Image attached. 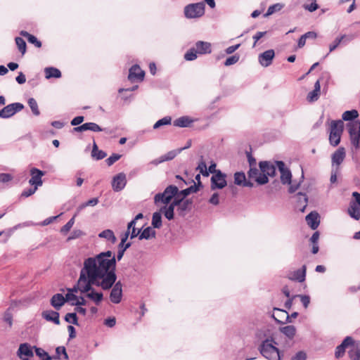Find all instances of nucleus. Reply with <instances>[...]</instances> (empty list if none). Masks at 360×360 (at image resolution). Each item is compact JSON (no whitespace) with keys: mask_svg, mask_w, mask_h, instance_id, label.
<instances>
[{"mask_svg":"<svg viewBox=\"0 0 360 360\" xmlns=\"http://www.w3.org/2000/svg\"><path fill=\"white\" fill-rule=\"evenodd\" d=\"M299 297L304 308H307L310 303V297L308 295H299Z\"/></svg>","mask_w":360,"mask_h":360,"instance_id":"obj_63","label":"nucleus"},{"mask_svg":"<svg viewBox=\"0 0 360 360\" xmlns=\"http://www.w3.org/2000/svg\"><path fill=\"white\" fill-rule=\"evenodd\" d=\"M127 184L126 175L124 173H119L115 176L112 181V187L115 191H122Z\"/></svg>","mask_w":360,"mask_h":360,"instance_id":"obj_15","label":"nucleus"},{"mask_svg":"<svg viewBox=\"0 0 360 360\" xmlns=\"http://www.w3.org/2000/svg\"><path fill=\"white\" fill-rule=\"evenodd\" d=\"M246 181V177L243 172H236L234 174V183L238 186H243Z\"/></svg>","mask_w":360,"mask_h":360,"instance_id":"obj_39","label":"nucleus"},{"mask_svg":"<svg viewBox=\"0 0 360 360\" xmlns=\"http://www.w3.org/2000/svg\"><path fill=\"white\" fill-rule=\"evenodd\" d=\"M152 226L155 229H160L162 226V213L160 211L153 213L152 217Z\"/></svg>","mask_w":360,"mask_h":360,"instance_id":"obj_34","label":"nucleus"},{"mask_svg":"<svg viewBox=\"0 0 360 360\" xmlns=\"http://www.w3.org/2000/svg\"><path fill=\"white\" fill-rule=\"evenodd\" d=\"M87 130L94 132L102 131L103 129L98 124L94 122H87Z\"/></svg>","mask_w":360,"mask_h":360,"instance_id":"obj_51","label":"nucleus"},{"mask_svg":"<svg viewBox=\"0 0 360 360\" xmlns=\"http://www.w3.org/2000/svg\"><path fill=\"white\" fill-rule=\"evenodd\" d=\"M98 237L105 238L110 241L112 244L115 243L117 241V238L115 237L113 231L110 229H105L103 231L98 234Z\"/></svg>","mask_w":360,"mask_h":360,"instance_id":"obj_31","label":"nucleus"},{"mask_svg":"<svg viewBox=\"0 0 360 360\" xmlns=\"http://www.w3.org/2000/svg\"><path fill=\"white\" fill-rule=\"evenodd\" d=\"M280 330L282 333L290 339H292L296 333V328L294 326H286L281 328Z\"/></svg>","mask_w":360,"mask_h":360,"instance_id":"obj_32","label":"nucleus"},{"mask_svg":"<svg viewBox=\"0 0 360 360\" xmlns=\"http://www.w3.org/2000/svg\"><path fill=\"white\" fill-rule=\"evenodd\" d=\"M198 54H207L212 52L211 44L207 41H198L194 47Z\"/></svg>","mask_w":360,"mask_h":360,"instance_id":"obj_18","label":"nucleus"},{"mask_svg":"<svg viewBox=\"0 0 360 360\" xmlns=\"http://www.w3.org/2000/svg\"><path fill=\"white\" fill-rule=\"evenodd\" d=\"M135 225H136L135 220H131L128 224V226H127V230L129 231H130V238L131 239H133V238L137 237L141 232V229H136L135 227Z\"/></svg>","mask_w":360,"mask_h":360,"instance_id":"obj_33","label":"nucleus"},{"mask_svg":"<svg viewBox=\"0 0 360 360\" xmlns=\"http://www.w3.org/2000/svg\"><path fill=\"white\" fill-rule=\"evenodd\" d=\"M121 155L119 154L114 153L105 160V162L108 166L112 165L116 161L120 160Z\"/></svg>","mask_w":360,"mask_h":360,"instance_id":"obj_52","label":"nucleus"},{"mask_svg":"<svg viewBox=\"0 0 360 360\" xmlns=\"http://www.w3.org/2000/svg\"><path fill=\"white\" fill-rule=\"evenodd\" d=\"M3 320L6 323H7L11 328L13 325V314L11 312V309H8L7 311H5L3 316Z\"/></svg>","mask_w":360,"mask_h":360,"instance_id":"obj_46","label":"nucleus"},{"mask_svg":"<svg viewBox=\"0 0 360 360\" xmlns=\"http://www.w3.org/2000/svg\"><path fill=\"white\" fill-rule=\"evenodd\" d=\"M354 342V340L352 337H346L342 342L336 347L335 352V357L337 359L342 357L345 354L346 348L349 346L353 345Z\"/></svg>","mask_w":360,"mask_h":360,"instance_id":"obj_16","label":"nucleus"},{"mask_svg":"<svg viewBox=\"0 0 360 360\" xmlns=\"http://www.w3.org/2000/svg\"><path fill=\"white\" fill-rule=\"evenodd\" d=\"M44 72L46 75V79L60 78L61 77L60 71L56 68H53V67L46 68L44 69Z\"/></svg>","mask_w":360,"mask_h":360,"instance_id":"obj_30","label":"nucleus"},{"mask_svg":"<svg viewBox=\"0 0 360 360\" xmlns=\"http://www.w3.org/2000/svg\"><path fill=\"white\" fill-rule=\"evenodd\" d=\"M31 179L29 180V184L31 186L38 188L43 184L42 176L44 175V172L37 168H32L30 169Z\"/></svg>","mask_w":360,"mask_h":360,"instance_id":"obj_11","label":"nucleus"},{"mask_svg":"<svg viewBox=\"0 0 360 360\" xmlns=\"http://www.w3.org/2000/svg\"><path fill=\"white\" fill-rule=\"evenodd\" d=\"M15 43L19 51L22 53V54H24L26 51V43L25 40L21 37H16Z\"/></svg>","mask_w":360,"mask_h":360,"instance_id":"obj_44","label":"nucleus"},{"mask_svg":"<svg viewBox=\"0 0 360 360\" xmlns=\"http://www.w3.org/2000/svg\"><path fill=\"white\" fill-rule=\"evenodd\" d=\"M28 105L30 107L32 112L34 115H36V116L39 115L40 112L38 108V104L34 98H29Z\"/></svg>","mask_w":360,"mask_h":360,"instance_id":"obj_40","label":"nucleus"},{"mask_svg":"<svg viewBox=\"0 0 360 360\" xmlns=\"http://www.w3.org/2000/svg\"><path fill=\"white\" fill-rule=\"evenodd\" d=\"M348 214L352 218L359 220L360 219L359 207L354 202H351L348 208Z\"/></svg>","mask_w":360,"mask_h":360,"instance_id":"obj_27","label":"nucleus"},{"mask_svg":"<svg viewBox=\"0 0 360 360\" xmlns=\"http://www.w3.org/2000/svg\"><path fill=\"white\" fill-rule=\"evenodd\" d=\"M106 155H107L104 151L98 150L96 143L94 142L91 151V156L96 160H102L105 158Z\"/></svg>","mask_w":360,"mask_h":360,"instance_id":"obj_35","label":"nucleus"},{"mask_svg":"<svg viewBox=\"0 0 360 360\" xmlns=\"http://www.w3.org/2000/svg\"><path fill=\"white\" fill-rule=\"evenodd\" d=\"M42 317L46 321H52L56 325L60 324L59 313L52 310H46L42 312Z\"/></svg>","mask_w":360,"mask_h":360,"instance_id":"obj_24","label":"nucleus"},{"mask_svg":"<svg viewBox=\"0 0 360 360\" xmlns=\"http://www.w3.org/2000/svg\"><path fill=\"white\" fill-rule=\"evenodd\" d=\"M54 358L61 360L68 359V355L66 352L65 347L60 346L56 349V356Z\"/></svg>","mask_w":360,"mask_h":360,"instance_id":"obj_37","label":"nucleus"},{"mask_svg":"<svg viewBox=\"0 0 360 360\" xmlns=\"http://www.w3.org/2000/svg\"><path fill=\"white\" fill-rule=\"evenodd\" d=\"M196 169L198 170L202 176H209V172H207V165L203 161L202 158L198 163V165Z\"/></svg>","mask_w":360,"mask_h":360,"instance_id":"obj_42","label":"nucleus"},{"mask_svg":"<svg viewBox=\"0 0 360 360\" xmlns=\"http://www.w3.org/2000/svg\"><path fill=\"white\" fill-rule=\"evenodd\" d=\"M178 191L179 189L176 186L170 185L165 189L163 193H159L155 195L154 202L155 204L161 202L167 205L172 198H175Z\"/></svg>","mask_w":360,"mask_h":360,"instance_id":"obj_5","label":"nucleus"},{"mask_svg":"<svg viewBox=\"0 0 360 360\" xmlns=\"http://www.w3.org/2000/svg\"><path fill=\"white\" fill-rule=\"evenodd\" d=\"M305 219L307 224L311 228V229L315 230L318 228L320 221L319 215L317 212H310L309 214L306 216Z\"/></svg>","mask_w":360,"mask_h":360,"instance_id":"obj_20","label":"nucleus"},{"mask_svg":"<svg viewBox=\"0 0 360 360\" xmlns=\"http://www.w3.org/2000/svg\"><path fill=\"white\" fill-rule=\"evenodd\" d=\"M37 188H37V187L34 186V188H30L26 189V190H25V191L22 193L21 195H22V197L27 198V197H29V196H30V195H33V194L36 192V191L37 190Z\"/></svg>","mask_w":360,"mask_h":360,"instance_id":"obj_61","label":"nucleus"},{"mask_svg":"<svg viewBox=\"0 0 360 360\" xmlns=\"http://www.w3.org/2000/svg\"><path fill=\"white\" fill-rule=\"evenodd\" d=\"M173 201H178L176 206L181 214H183V212L188 209V205L191 204L188 200H184V199L179 198V195L176 196Z\"/></svg>","mask_w":360,"mask_h":360,"instance_id":"obj_28","label":"nucleus"},{"mask_svg":"<svg viewBox=\"0 0 360 360\" xmlns=\"http://www.w3.org/2000/svg\"><path fill=\"white\" fill-rule=\"evenodd\" d=\"M65 302V297L60 293L54 295L51 300V304L56 309H59Z\"/></svg>","mask_w":360,"mask_h":360,"instance_id":"obj_25","label":"nucleus"},{"mask_svg":"<svg viewBox=\"0 0 360 360\" xmlns=\"http://www.w3.org/2000/svg\"><path fill=\"white\" fill-rule=\"evenodd\" d=\"M198 52L195 48L190 49L184 55L185 60L188 61L194 60L197 58Z\"/></svg>","mask_w":360,"mask_h":360,"instance_id":"obj_43","label":"nucleus"},{"mask_svg":"<svg viewBox=\"0 0 360 360\" xmlns=\"http://www.w3.org/2000/svg\"><path fill=\"white\" fill-rule=\"evenodd\" d=\"M306 277V266H302V269L291 272L288 275V278L292 281L303 282Z\"/></svg>","mask_w":360,"mask_h":360,"instance_id":"obj_19","label":"nucleus"},{"mask_svg":"<svg viewBox=\"0 0 360 360\" xmlns=\"http://www.w3.org/2000/svg\"><path fill=\"white\" fill-rule=\"evenodd\" d=\"M35 349L36 354L41 359V360H52L53 358L51 357L46 352H45L43 349L34 347Z\"/></svg>","mask_w":360,"mask_h":360,"instance_id":"obj_41","label":"nucleus"},{"mask_svg":"<svg viewBox=\"0 0 360 360\" xmlns=\"http://www.w3.org/2000/svg\"><path fill=\"white\" fill-rule=\"evenodd\" d=\"M266 34V32H258L253 37L254 44L252 47H255L257 42Z\"/></svg>","mask_w":360,"mask_h":360,"instance_id":"obj_62","label":"nucleus"},{"mask_svg":"<svg viewBox=\"0 0 360 360\" xmlns=\"http://www.w3.org/2000/svg\"><path fill=\"white\" fill-rule=\"evenodd\" d=\"M259 172H260L257 168H250L248 172V176L250 179L256 180Z\"/></svg>","mask_w":360,"mask_h":360,"instance_id":"obj_57","label":"nucleus"},{"mask_svg":"<svg viewBox=\"0 0 360 360\" xmlns=\"http://www.w3.org/2000/svg\"><path fill=\"white\" fill-rule=\"evenodd\" d=\"M276 345L277 343L272 338H267L261 342L258 349L267 360H281V353Z\"/></svg>","mask_w":360,"mask_h":360,"instance_id":"obj_3","label":"nucleus"},{"mask_svg":"<svg viewBox=\"0 0 360 360\" xmlns=\"http://www.w3.org/2000/svg\"><path fill=\"white\" fill-rule=\"evenodd\" d=\"M144 71L142 70L139 65H134L129 69L128 78L131 82L135 80L142 81L144 78Z\"/></svg>","mask_w":360,"mask_h":360,"instance_id":"obj_17","label":"nucleus"},{"mask_svg":"<svg viewBox=\"0 0 360 360\" xmlns=\"http://www.w3.org/2000/svg\"><path fill=\"white\" fill-rule=\"evenodd\" d=\"M33 348L28 343L20 344L17 351L18 356L22 360H30L34 355Z\"/></svg>","mask_w":360,"mask_h":360,"instance_id":"obj_9","label":"nucleus"},{"mask_svg":"<svg viewBox=\"0 0 360 360\" xmlns=\"http://www.w3.org/2000/svg\"><path fill=\"white\" fill-rule=\"evenodd\" d=\"M306 354L303 352L297 353L294 356L292 357L291 360H305Z\"/></svg>","mask_w":360,"mask_h":360,"instance_id":"obj_64","label":"nucleus"},{"mask_svg":"<svg viewBox=\"0 0 360 360\" xmlns=\"http://www.w3.org/2000/svg\"><path fill=\"white\" fill-rule=\"evenodd\" d=\"M297 198H298V200L300 202H303L304 204L303 205V207L301 209V211L304 212V208H305V207L307 205V200H308L307 197V195L305 194H302L301 193H299L298 195H297Z\"/></svg>","mask_w":360,"mask_h":360,"instance_id":"obj_58","label":"nucleus"},{"mask_svg":"<svg viewBox=\"0 0 360 360\" xmlns=\"http://www.w3.org/2000/svg\"><path fill=\"white\" fill-rule=\"evenodd\" d=\"M83 232L81 230H74L71 235L68 237V240H73L81 237Z\"/></svg>","mask_w":360,"mask_h":360,"instance_id":"obj_60","label":"nucleus"},{"mask_svg":"<svg viewBox=\"0 0 360 360\" xmlns=\"http://www.w3.org/2000/svg\"><path fill=\"white\" fill-rule=\"evenodd\" d=\"M179 153V150H172V151L168 152L167 154L162 155V157L163 158L164 161H168V160H171L174 159Z\"/></svg>","mask_w":360,"mask_h":360,"instance_id":"obj_56","label":"nucleus"},{"mask_svg":"<svg viewBox=\"0 0 360 360\" xmlns=\"http://www.w3.org/2000/svg\"><path fill=\"white\" fill-rule=\"evenodd\" d=\"M205 8L203 2L190 4L184 8V15L188 19L200 18L205 14Z\"/></svg>","mask_w":360,"mask_h":360,"instance_id":"obj_6","label":"nucleus"},{"mask_svg":"<svg viewBox=\"0 0 360 360\" xmlns=\"http://www.w3.org/2000/svg\"><path fill=\"white\" fill-rule=\"evenodd\" d=\"M13 176L8 173L0 174V183L6 184L11 181L13 179Z\"/></svg>","mask_w":360,"mask_h":360,"instance_id":"obj_55","label":"nucleus"},{"mask_svg":"<svg viewBox=\"0 0 360 360\" xmlns=\"http://www.w3.org/2000/svg\"><path fill=\"white\" fill-rule=\"evenodd\" d=\"M226 175L222 173L220 170H218L215 174H213L211 177V189H222L226 185L227 182L226 180Z\"/></svg>","mask_w":360,"mask_h":360,"instance_id":"obj_7","label":"nucleus"},{"mask_svg":"<svg viewBox=\"0 0 360 360\" xmlns=\"http://www.w3.org/2000/svg\"><path fill=\"white\" fill-rule=\"evenodd\" d=\"M23 108L24 105L20 103H13L9 104L1 110L3 118H9L14 115L16 112L21 111Z\"/></svg>","mask_w":360,"mask_h":360,"instance_id":"obj_8","label":"nucleus"},{"mask_svg":"<svg viewBox=\"0 0 360 360\" xmlns=\"http://www.w3.org/2000/svg\"><path fill=\"white\" fill-rule=\"evenodd\" d=\"M116 259L114 254L108 250L84 261L78 279L79 290L87 292L91 285L106 290L112 288L117 279L115 274Z\"/></svg>","mask_w":360,"mask_h":360,"instance_id":"obj_1","label":"nucleus"},{"mask_svg":"<svg viewBox=\"0 0 360 360\" xmlns=\"http://www.w3.org/2000/svg\"><path fill=\"white\" fill-rule=\"evenodd\" d=\"M112 289L110 294V299L112 303L118 304L121 302L122 298V285L120 281L112 285Z\"/></svg>","mask_w":360,"mask_h":360,"instance_id":"obj_10","label":"nucleus"},{"mask_svg":"<svg viewBox=\"0 0 360 360\" xmlns=\"http://www.w3.org/2000/svg\"><path fill=\"white\" fill-rule=\"evenodd\" d=\"M255 181L258 184L263 185V184H266L269 181V179L266 174H263V172H259Z\"/></svg>","mask_w":360,"mask_h":360,"instance_id":"obj_49","label":"nucleus"},{"mask_svg":"<svg viewBox=\"0 0 360 360\" xmlns=\"http://www.w3.org/2000/svg\"><path fill=\"white\" fill-rule=\"evenodd\" d=\"M193 122V120L188 116H182L176 119L173 124L175 127H187Z\"/></svg>","mask_w":360,"mask_h":360,"instance_id":"obj_26","label":"nucleus"},{"mask_svg":"<svg viewBox=\"0 0 360 360\" xmlns=\"http://www.w3.org/2000/svg\"><path fill=\"white\" fill-rule=\"evenodd\" d=\"M275 56V52L273 49H269L259 55L258 60L263 67H268L272 63Z\"/></svg>","mask_w":360,"mask_h":360,"instance_id":"obj_14","label":"nucleus"},{"mask_svg":"<svg viewBox=\"0 0 360 360\" xmlns=\"http://www.w3.org/2000/svg\"><path fill=\"white\" fill-rule=\"evenodd\" d=\"M65 321L72 323L74 325H78L76 313H68L65 316Z\"/></svg>","mask_w":360,"mask_h":360,"instance_id":"obj_48","label":"nucleus"},{"mask_svg":"<svg viewBox=\"0 0 360 360\" xmlns=\"http://www.w3.org/2000/svg\"><path fill=\"white\" fill-rule=\"evenodd\" d=\"M239 58H240V57L237 54L230 56L228 58H226V60H225L224 65L230 66L231 65H233L239 60Z\"/></svg>","mask_w":360,"mask_h":360,"instance_id":"obj_50","label":"nucleus"},{"mask_svg":"<svg viewBox=\"0 0 360 360\" xmlns=\"http://www.w3.org/2000/svg\"><path fill=\"white\" fill-rule=\"evenodd\" d=\"M75 224V217L70 219L66 224H65L60 229V232L63 234H66L72 227Z\"/></svg>","mask_w":360,"mask_h":360,"instance_id":"obj_47","label":"nucleus"},{"mask_svg":"<svg viewBox=\"0 0 360 360\" xmlns=\"http://www.w3.org/2000/svg\"><path fill=\"white\" fill-rule=\"evenodd\" d=\"M320 91H310L307 95V100L309 102H314L318 100Z\"/></svg>","mask_w":360,"mask_h":360,"instance_id":"obj_54","label":"nucleus"},{"mask_svg":"<svg viewBox=\"0 0 360 360\" xmlns=\"http://www.w3.org/2000/svg\"><path fill=\"white\" fill-rule=\"evenodd\" d=\"M283 6L284 5L281 3H277L270 6L267 9L266 13L264 15V17H269V15L274 14V13L280 11L283 8Z\"/></svg>","mask_w":360,"mask_h":360,"instance_id":"obj_36","label":"nucleus"},{"mask_svg":"<svg viewBox=\"0 0 360 360\" xmlns=\"http://www.w3.org/2000/svg\"><path fill=\"white\" fill-rule=\"evenodd\" d=\"M278 168L281 172V181L283 184H290L291 183L292 174L290 171L285 167L282 161L276 162Z\"/></svg>","mask_w":360,"mask_h":360,"instance_id":"obj_13","label":"nucleus"},{"mask_svg":"<svg viewBox=\"0 0 360 360\" xmlns=\"http://www.w3.org/2000/svg\"><path fill=\"white\" fill-rule=\"evenodd\" d=\"M155 231L151 227L146 228L141 233L140 232L139 236V240L153 238L155 237Z\"/></svg>","mask_w":360,"mask_h":360,"instance_id":"obj_29","label":"nucleus"},{"mask_svg":"<svg viewBox=\"0 0 360 360\" xmlns=\"http://www.w3.org/2000/svg\"><path fill=\"white\" fill-rule=\"evenodd\" d=\"M177 202L178 201H172L168 206L165 205L160 208V211L168 220L174 218V210Z\"/></svg>","mask_w":360,"mask_h":360,"instance_id":"obj_22","label":"nucleus"},{"mask_svg":"<svg viewBox=\"0 0 360 360\" xmlns=\"http://www.w3.org/2000/svg\"><path fill=\"white\" fill-rule=\"evenodd\" d=\"M259 168L263 174H266L267 176H274L276 173V168L271 163L269 162H260Z\"/></svg>","mask_w":360,"mask_h":360,"instance_id":"obj_21","label":"nucleus"},{"mask_svg":"<svg viewBox=\"0 0 360 360\" xmlns=\"http://www.w3.org/2000/svg\"><path fill=\"white\" fill-rule=\"evenodd\" d=\"M92 285H91V289L87 292H84V293H86V297L95 302L96 304H99L103 300V295L102 292H96Z\"/></svg>","mask_w":360,"mask_h":360,"instance_id":"obj_23","label":"nucleus"},{"mask_svg":"<svg viewBox=\"0 0 360 360\" xmlns=\"http://www.w3.org/2000/svg\"><path fill=\"white\" fill-rule=\"evenodd\" d=\"M65 302H75L77 301L78 297L72 292H68L65 297Z\"/></svg>","mask_w":360,"mask_h":360,"instance_id":"obj_59","label":"nucleus"},{"mask_svg":"<svg viewBox=\"0 0 360 360\" xmlns=\"http://www.w3.org/2000/svg\"><path fill=\"white\" fill-rule=\"evenodd\" d=\"M171 122H172L171 117H169V116L165 117L159 120L154 124L153 129H156L162 126L169 125L171 124Z\"/></svg>","mask_w":360,"mask_h":360,"instance_id":"obj_38","label":"nucleus"},{"mask_svg":"<svg viewBox=\"0 0 360 360\" xmlns=\"http://www.w3.org/2000/svg\"><path fill=\"white\" fill-rule=\"evenodd\" d=\"M303 7L305 10H307L309 12H313L318 9L319 6L316 4V0H312V2L310 4H304Z\"/></svg>","mask_w":360,"mask_h":360,"instance_id":"obj_53","label":"nucleus"},{"mask_svg":"<svg viewBox=\"0 0 360 360\" xmlns=\"http://www.w3.org/2000/svg\"><path fill=\"white\" fill-rule=\"evenodd\" d=\"M346 37H337L334 41L329 45V52L333 51L337 47L342 43L345 42L344 38Z\"/></svg>","mask_w":360,"mask_h":360,"instance_id":"obj_45","label":"nucleus"},{"mask_svg":"<svg viewBox=\"0 0 360 360\" xmlns=\"http://www.w3.org/2000/svg\"><path fill=\"white\" fill-rule=\"evenodd\" d=\"M343 131L342 120L332 121L330 127L329 142L331 146H337L340 142Z\"/></svg>","mask_w":360,"mask_h":360,"instance_id":"obj_4","label":"nucleus"},{"mask_svg":"<svg viewBox=\"0 0 360 360\" xmlns=\"http://www.w3.org/2000/svg\"><path fill=\"white\" fill-rule=\"evenodd\" d=\"M345 157H346L345 149L343 147H340L337 150H335L332 154V156H331L332 167L339 169V166L344 161Z\"/></svg>","mask_w":360,"mask_h":360,"instance_id":"obj_12","label":"nucleus"},{"mask_svg":"<svg viewBox=\"0 0 360 360\" xmlns=\"http://www.w3.org/2000/svg\"><path fill=\"white\" fill-rule=\"evenodd\" d=\"M359 115L357 110H352L343 112L342 117L345 121H350L347 124V129L349 134L352 145L356 148H359L360 141V122L354 120Z\"/></svg>","mask_w":360,"mask_h":360,"instance_id":"obj_2","label":"nucleus"}]
</instances>
